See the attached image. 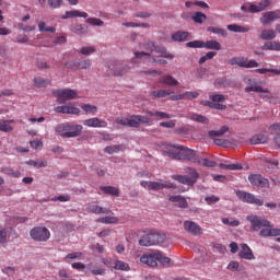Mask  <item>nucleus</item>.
Returning <instances> with one entry per match:
<instances>
[{"label": "nucleus", "instance_id": "nucleus-1", "mask_svg": "<svg viewBox=\"0 0 280 280\" xmlns=\"http://www.w3.org/2000/svg\"><path fill=\"white\" fill-rule=\"evenodd\" d=\"M82 130H84L82 125H73L71 122H63L55 127V132L60 135L63 139L80 137Z\"/></svg>", "mask_w": 280, "mask_h": 280}, {"label": "nucleus", "instance_id": "nucleus-2", "mask_svg": "<svg viewBox=\"0 0 280 280\" xmlns=\"http://www.w3.org/2000/svg\"><path fill=\"white\" fill-rule=\"evenodd\" d=\"M163 242H165V235L159 231L151 230L140 237L139 245L145 247L156 246V244H163Z\"/></svg>", "mask_w": 280, "mask_h": 280}, {"label": "nucleus", "instance_id": "nucleus-3", "mask_svg": "<svg viewBox=\"0 0 280 280\" xmlns=\"http://www.w3.org/2000/svg\"><path fill=\"white\" fill-rule=\"evenodd\" d=\"M246 220L250 223V231H260L261 226H265L266 229H272V223L264 217L250 214L246 217Z\"/></svg>", "mask_w": 280, "mask_h": 280}, {"label": "nucleus", "instance_id": "nucleus-4", "mask_svg": "<svg viewBox=\"0 0 280 280\" xmlns=\"http://www.w3.org/2000/svg\"><path fill=\"white\" fill-rule=\"evenodd\" d=\"M188 175H173L174 180H177V183H182V185H188L191 187V185H196V180H198V172L194 168L187 170Z\"/></svg>", "mask_w": 280, "mask_h": 280}, {"label": "nucleus", "instance_id": "nucleus-5", "mask_svg": "<svg viewBox=\"0 0 280 280\" xmlns=\"http://www.w3.org/2000/svg\"><path fill=\"white\" fill-rule=\"evenodd\" d=\"M211 101H206L203 106H208V108H213L214 110H226V105L222 104L226 102V96L223 94H214L210 96Z\"/></svg>", "mask_w": 280, "mask_h": 280}, {"label": "nucleus", "instance_id": "nucleus-6", "mask_svg": "<svg viewBox=\"0 0 280 280\" xmlns=\"http://www.w3.org/2000/svg\"><path fill=\"white\" fill-rule=\"evenodd\" d=\"M30 235L34 242H47L51 237V232L45 226H35L30 231Z\"/></svg>", "mask_w": 280, "mask_h": 280}, {"label": "nucleus", "instance_id": "nucleus-7", "mask_svg": "<svg viewBox=\"0 0 280 280\" xmlns=\"http://www.w3.org/2000/svg\"><path fill=\"white\" fill-rule=\"evenodd\" d=\"M229 65H231L232 67H235V65H237V67H242L243 69H255L259 67V62H257L256 60H248L244 57H233L229 60Z\"/></svg>", "mask_w": 280, "mask_h": 280}, {"label": "nucleus", "instance_id": "nucleus-8", "mask_svg": "<svg viewBox=\"0 0 280 280\" xmlns=\"http://www.w3.org/2000/svg\"><path fill=\"white\" fill-rule=\"evenodd\" d=\"M54 95L57 97V103L65 104L69 100H75L78 97V92L71 89L56 90Z\"/></svg>", "mask_w": 280, "mask_h": 280}, {"label": "nucleus", "instance_id": "nucleus-9", "mask_svg": "<svg viewBox=\"0 0 280 280\" xmlns=\"http://www.w3.org/2000/svg\"><path fill=\"white\" fill-rule=\"evenodd\" d=\"M236 196L242 202H247V205H256V207H264L262 199L255 197V195L250 192H246L244 190L236 191Z\"/></svg>", "mask_w": 280, "mask_h": 280}, {"label": "nucleus", "instance_id": "nucleus-10", "mask_svg": "<svg viewBox=\"0 0 280 280\" xmlns=\"http://www.w3.org/2000/svg\"><path fill=\"white\" fill-rule=\"evenodd\" d=\"M109 71H112L113 75H126L132 67H130L128 63L122 62V61H113L108 66Z\"/></svg>", "mask_w": 280, "mask_h": 280}, {"label": "nucleus", "instance_id": "nucleus-11", "mask_svg": "<svg viewBox=\"0 0 280 280\" xmlns=\"http://www.w3.org/2000/svg\"><path fill=\"white\" fill-rule=\"evenodd\" d=\"M177 161H190L191 163H196L198 158L196 156L195 150L179 145V155Z\"/></svg>", "mask_w": 280, "mask_h": 280}, {"label": "nucleus", "instance_id": "nucleus-12", "mask_svg": "<svg viewBox=\"0 0 280 280\" xmlns=\"http://www.w3.org/2000/svg\"><path fill=\"white\" fill-rule=\"evenodd\" d=\"M159 257H161V255H159L158 252L147 253L140 257V261L145 266L154 268L159 266Z\"/></svg>", "mask_w": 280, "mask_h": 280}, {"label": "nucleus", "instance_id": "nucleus-13", "mask_svg": "<svg viewBox=\"0 0 280 280\" xmlns=\"http://www.w3.org/2000/svg\"><path fill=\"white\" fill-rule=\"evenodd\" d=\"M91 65H93L91 59H84V60H81V61L66 62L65 67H66V69H73L75 71L78 69H80V70L91 69Z\"/></svg>", "mask_w": 280, "mask_h": 280}, {"label": "nucleus", "instance_id": "nucleus-14", "mask_svg": "<svg viewBox=\"0 0 280 280\" xmlns=\"http://www.w3.org/2000/svg\"><path fill=\"white\" fill-rule=\"evenodd\" d=\"M180 145L165 144L162 149L163 155L168 156L173 161H178Z\"/></svg>", "mask_w": 280, "mask_h": 280}, {"label": "nucleus", "instance_id": "nucleus-15", "mask_svg": "<svg viewBox=\"0 0 280 280\" xmlns=\"http://www.w3.org/2000/svg\"><path fill=\"white\" fill-rule=\"evenodd\" d=\"M278 19H280V10L268 11L262 13V16L260 18V23H262V25H270L271 23H275V21H277Z\"/></svg>", "mask_w": 280, "mask_h": 280}, {"label": "nucleus", "instance_id": "nucleus-16", "mask_svg": "<svg viewBox=\"0 0 280 280\" xmlns=\"http://www.w3.org/2000/svg\"><path fill=\"white\" fill-rule=\"evenodd\" d=\"M83 126H86V128H106L108 122L98 117H94L83 120Z\"/></svg>", "mask_w": 280, "mask_h": 280}, {"label": "nucleus", "instance_id": "nucleus-17", "mask_svg": "<svg viewBox=\"0 0 280 280\" xmlns=\"http://www.w3.org/2000/svg\"><path fill=\"white\" fill-rule=\"evenodd\" d=\"M55 113L61 115H80V108L73 107L71 105L57 106L54 108Z\"/></svg>", "mask_w": 280, "mask_h": 280}, {"label": "nucleus", "instance_id": "nucleus-18", "mask_svg": "<svg viewBox=\"0 0 280 280\" xmlns=\"http://www.w3.org/2000/svg\"><path fill=\"white\" fill-rule=\"evenodd\" d=\"M162 189H176V185L174 183L150 182L149 191H161Z\"/></svg>", "mask_w": 280, "mask_h": 280}, {"label": "nucleus", "instance_id": "nucleus-19", "mask_svg": "<svg viewBox=\"0 0 280 280\" xmlns=\"http://www.w3.org/2000/svg\"><path fill=\"white\" fill-rule=\"evenodd\" d=\"M184 229L188 231V233H191V235H202V228L194 221H185Z\"/></svg>", "mask_w": 280, "mask_h": 280}, {"label": "nucleus", "instance_id": "nucleus-20", "mask_svg": "<svg viewBox=\"0 0 280 280\" xmlns=\"http://www.w3.org/2000/svg\"><path fill=\"white\" fill-rule=\"evenodd\" d=\"M249 183H252L255 187H268V179L264 178V176L259 174H252L248 176Z\"/></svg>", "mask_w": 280, "mask_h": 280}, {"label": "nucleus", "instance_id": "nucleus-21", "mask_svg": "<svg viewBox=\"0 0 280 280\" xmlns=\"http://www.w3.org/2000/svg\"><path fill=\"white\" fill-rule=\"evenodd\" d=\"M238 257H241V259H247L248 261H253V259H255L253 249H250V247L245 243L241 244V250L238 253Z\"/></svg>", "mask_w": 280, "mask_h": 280}, {"label": "nucleus", "instance_id": "nucleus-22", "mask_svg": "<svg viewBox=\"0 0 280 280\" xmlns=\"http://www.w3.org/2000/svg\"><path fill=\"white\" fill-rule=\"evenodd\" d=\"M89 19V13L86 12H82V11H79V10H73V11H67L65 13V15L61 16V19L63 21H66L67 19Z\"/></svg>", "mask_w": 280, "mask_h": 280}, {"label": "nucleus", "instance_id": "nucleus-23", "mask_svg": "<svg viewBox=\"0 0 280 280\" xmlns=\"http://www.w3.org/2000/svg\"><path fill=\"white\" fill-rule=\"evenodd\" d=\"M269 5L270 0H261L258 4H250L248 11L253 14H257V12H264Z\"/></svg>", "mask_w": 280, "mask_h": 280}, {"label": "nucleus", "instance_id": "nucleus-24", "mask_svg": "<svg viewBox=\"0 0 280 280\" xmlns=\"http://www.w3.org/2000/svg\"><path fill=\"white\" fill-rule=\"evenodd\" d=\"M268 141H270V138H268V136L264 133L254 135L249 139V142L252 143V145H260L264 143H268Z\"/></svg>", "mask_w": 280, "mask_h": 280}, {"label": "nucleus", "instance_id": "nucleus-25", "mask_svg": "<svg viewBox=\"0 0 280 280\" xmlns=\"http://www.w3.org/2000/svg\"><path fill=\"white\" fill-rule=\"evenodd\" d=\"M168 200L170 202H177L179 209H187L189 207V203H187V199L180 195L170 196Z\"/></svg>", "mask_w": 280, "mask_h": 280}, {"label": "nucleus", "instance_id": "nucleus-26", "mask_svg": "<svg viewBox=\"0 0 280 280\" xmlns=\"http://www.w3.org/2000/svg\"><path fill=\"white\" fill-rule=\"evenodd\" d=\"M151 51H154L155 54H160L162 58H168V60L174 59V55L167 52V49L165 48V46H156L152 44Z\"/></svg>", "mask_w": 280, "mask_h": 280}, {"label": "nucleus", "instance_id": "nucleus-27", "mask_svg": "<svg viewBox=\"0 0 280 280\" xmlns=\"http://www.w3.org/2000/svg\"><path fill=\"white\" fill-rule=\"evenodd\" d=\"M171 38L174 43H185V40L189 38V33L185 31H177L172 34Z\"/></svg>", "mask_w": 280, "mask_h": 280}, {"label": "nucleus", "instance_id": "nucleus-28", "mask_svg": "<svg viewBox=\"0 0 280 280\" xmlns=\"http://www.w3.org/2000/svg\"><path fill=\"white\" fill-rule=\"evenodd\" d=\"M35 89H45L51 84V80L45 79L43 77H35L33 79Z\"/></svg>", "mask_w": 280, "mask_h": 280}, {"label": "nucleus", "instance_id": "nucleus-29", "mask_svg": "<svg viewBox=\"0 0 280 280\" xmlns=\"http://www.w3.org/2000/svg\"><path fill=\"white\" fill-rule=\"evenodd\" d=\"M261 49L269 50V51H280V42H267L264 44Z\"/></svg>", "mask_w": 280, "mask_h": 280}, {"label": "nucleus", "instance_id": "nucleus-30", "mask_svg": "<svg viewBox=\"0 0 280 280\" xmlns=\"http://www.w3.org/2000/svg\"><path fill=\"white\" fill-rule=\"evenodd\" d=\"M147 115L149 117H156L158 119H172V117H174L173 115H170L165 112H150V110H147Z\"/></svg>", "mask_w": 280, "mask_h": 280}, {"label": "nucleus", "instance_id": "nucleus-31", "mask_svg": "<svg viewBox=\"0 0 280 280\" xmlns=\"http://www.w3.org/2000/svg\"><path fill=\"white\" fill-rule=\"evenodd\" d=\"M250 92H254V93H270V90L269 89H264L261 88V85H248L245 88V93H250Z\"/></svg>", "mask_w": 280, "mask_h": 280}, {"label": "nucleus", "instance_id": "nucleus-32", "mask_svg": "<svg viewBox=\"0 0 280 280\" xmlns=\"http://www.w3.org/2000/svg\"><path fill=\"white\" fill-rule=\"evenodd\" d=\"M260 38L262 40H273V38H277V33L273 30H262Z\"/></svg>", "mask_w": 280, "mask_h": 280}, {"label": "nucleus", "instance_id": "nucleus-33", "mask_svg": "<svg viewBox=\"0 0 280 280\" xmlns=\"http://www.w3.org/2000/svg\"><path fill=\"white\" fill-rule=\"evenodd\" d=\"M101 191L107 194L108 196L119 197V188L113 186H101Z\"/></svg>", "mask_w": 280, "mask_h": 280}, {"label": "nucleus", "instance_id": "nucleus-34", "mask_svg": "<svg viewBox=\"0 0 280 280\" xmlns=\"http://www.w3.org/2000/svg\"><path fill=\"white\" fill-rule=\"evenodd\" d=\"M205 49H214L215 51H220L222 49V45L218 40H208L203 42Z\"/></svg>", "mask_w": 280, "mask_h": 280}, {"label": "nucleus", "instance_id": "nucleus-35", "mask_svg": "<svg viewBox=\"0 0 280 280\" xmlns=\"http://www.w3.org/2000/svg\"><path fill=\"white\" fill-rule=\"evenodd\" d=\"M161 84H166L167 86H177L178 81L172 75H164L160 79Z\"/></svg>", "mask_w": 280, "mask_h": 280}, {"label": "nucleus", "instance_id": "nucleus-36", "mask_svg": "<svg viewBox=\"0 0 280 280\" xmlns=\"http://www.w3.org/2000/svg\"><path fill=\"white\" fill-rule=\"evenodd\" d=\"M81 109L85 113V115H96L97 114V106L91 104H82Z\"/></svg>", "mask_w": 280, "mask_h": 280}, {"label": "nucleus", "instance_id": "nucleus-37", "mask_svg": "<svg viewBox=\"0 0 280 280\" xmlns=\"http://www.w3.org/2000/svg\"><path fill=\"white\" fill-rule=\"evenodd\" d=\"M70 31H72L74 34H78L79 36H84L85 34H89V30L84 28L82 24H74L70 27Z\"/></svg>", "mask_w": 280, "mask_h": 280}, {"label": "nucleus", "instance_id": "nucleus-38", "mask_svg": "<svg viewBox=\"0 0 280 280\" xmlns=\"http://www.w3.org/2000/svg\"><path fill=\"white\" fill-rule=\"evenodd\" d=\"M89 211H91V213H96V214L105 213L106 215H108V213H113L110 209L102 208L100 206H91L89 208Z\"/></svg>", "mask_w": 280, "mask_h": 280}, {"label": "nucleus", "instance_id": "nucleus-39", "mask_svg": "<svg viewBox=\"0 0 280 280\" xmlns=\"http://www.w3.org/2000/svg\"><path fill=\"white\" fill-rule=\"evenodd\" d=\"M189 119H191L192 121H197L198 124H209V118L200 114H190Z\"/></svg>", "mask_w": 280, "mask_h": 280}, {"label": "nucleus", "instance_id": "nucleus-40", "mask_svg": "<svg viewBox=\"0 0 280 280\" xmlns=\"http://www.w3.org/2000/svg\"><path fill=\"white\" fill-rule=\"evenodd\" d=\"M114 270H122L125 272H128V270H130V265H128V262H125L122 260H116Z\"/></svg>", "mask_w": 280, "mask_h": 280}, {"label": "nucleus", "instance_id": "nucleus-41", "mask_svg": "<svg viewBox=\"0 0 280 280\" xmlns=\"http://www.w3.org/2000/svg\"><path fill=\"white\" fill-rule=\"evenodd\" d=\"M158 255H160V257H158V261L161 266H165L166 268L172 266V259L170 257L164 256L161 252H158Z\"/></svg>", "mask_w": 280, "mask_h": 280}, {"label": "nucleus", "instance_id": "nucleus-42", "mask_svg": "<svg viewBox=\"0 0 280 280\" xmlns=\"http://www.w3.org/2000/svg\"><path fill=\"white\" fill-rule=\"evenodd\" d=\"M228 30L230 32H235V33H238V34H246V32H248V28H246L244 26H240L237 24L228 25Z\"/></svg>", "mask_w": 280, "mask_h": 280}, {"label": "nucleus", "instance_id": "nucleus-43", "mask_svg": "<svg viewBox=\"0 0 280 280\" xmlns=\"http://www.w3.org/2000/svg\"><path fill=\"white\" fill-rule=\"evenodd\" d=\"M38 31H39V32H46V33L54 34V33H56V27H54V26H47V23H45V22H39V23H38Z\"/></svg>", "mask_w": 280, "mask_h": 280}, {"label": "nucleus", "instance_id": "nucleus-44", "mask_svg": "<svg viewBox=\"0 0 280 280\" xmlns=\"http://www.w3.org/2000/svg\"><path fill=\"white\" fill-rule=\"evenodd\" d=\"M225 132H229L228 126L221 127L220 130H210L208 135L209 137H222V135H225Z\"/></svg>", "mask_w": 280, "mask_h": 280}, {"label": "nucleus", "instance_id": "nucleus-45", "mask_svg": "<svg viewBox=\"0 0 280 280\" xmlns=\"http://www.w3.org/2000/svg\"><path fill=\"white\" fill-rule=\"evenodd\" d=\"M97 222H101L102 224H117L119 219L117 217H103L100 218Z\"/></svg>", "mask_w": 280, "mask_h": 280}, {"label": "nucleus", "instance_id": "nucleus-46", "mask_svg": "<svg viewBox=\"0 0 280 280\" xmlns=\"http://www.w3.org/2000/svg\"><path fill=\"white\" fill-rule=\"evenodd\" d=\"M171 90H158L151 92V97H167V95H172Z\"/></svg>", "mask_w": 280, "mask_h": 280}, {"label": "nucleus", "instance_id": "nucleus-47", "mask_svg": "<svg viewBox=\"0 0 280 280\" xmlns=\"http://www.w3.org/2000/svg\"><path fill=\"white\" fill-rule=\"evenodd\" d=\"M79 51L82 56H92V54H95L97 49H95L94 46H83L80 48Z\"/></svg>", "mask_w": 280, "mask_h": 280}, {"label": "nucleus", "instance_id": "nucleus-48", "mask_svg": "<svg viewBox=\"0 0 280 280\" xmlns=\"http://www.w3.org/2000/svg\"><path fill=\"white\" fill-rule=\"evenodd\" d=\"M63 259L65 261H69V259L71 261H73V259H84V254L82 252L70 253Z\"/></svg>", "mask_w": 280, "mask_h": 280}, {"label": "nucleus", "instance_id": "nucleus-49", "mask_svg": "<svg viewBox=\"0 0 280 280\" xmlns=\"http://www.w3.org/2000/svg\"><path fill=\"white\" fill-rule=\"evenodd\" d=\"M124 150V145H109L104 149L106 154H117V152H121Z\"/></svg>", "mask_w": 280, "mask_h": 280}, {"label": "nucleus", "instance_id": "nucleus-50", "mask_svg": "<svg viewBox=\"0 0 280 280\" xmlns=\"http://www.w3.org/2000/svg\"><path fill=\"white\" fill-rule=\"evenodd\" d=\"M195 163H198V165H202L203 167H215V162L209 160V159H198Z\"/></svg>", "mask_w": 280, "mask_h": 280}, {"label": "nucleus", "instance_id": "nucleus-51", "mask_svg": "<svg viewBox=\"0 0 280 280\" xmlns=\"http://www.w3.org/2000/svg\"><path fill=\"white\" fill-rule=\"evenodd\" d=\"M215 56H218V52L215 51H209L207 52L205 56H202L200 59H199V65H205V62L207 60H213V58H215Z\"/></svg>", "mask_w": 280, "mask_h": 280}, {"label": "nucleus", "instance_id": "nucleus-52", "mask_svg": "<svg viewBox=\"0 0 280 280\" xmlns=\"http://www.w3.org/2000/svg\"><path fill=\"white\" fill-rule=\"evenodd\" d=\"M192 21L195 23H203V21H207V14L202 13V12H196L195 15L192 16Z\"/></svg>", "mask_w": 280, "mask_h": 280}, {"label": "nucleus", "instance_id": "nucleus-53", "mask_svg": "<svg viewBox=\"0 0 280 280\" xmlns=\"http://www.w3.org/2000/svg\"><path fill=\"white\" fill-rule=\"evenodd\" d=\"M256 73H275V75H280V69H268V68H260L255 70Z\"/></svg>", "mask_w": 280, "mask_h": 280}, {"label": "nucleus", "instance_id": "nucleus-54", "mask_svg": "<svg viewBox=\"0 0 280 280\" xmlns=\"http://www.w3.org/2000/svg\"><path fill=\"white\" fill-rule=\"evenodd\" d=\"M86 23H89V25H94V27H102V25H104V21L97 18H89Z\"/></svg>", "mask_w": 280, "mask_h": 280}, {"label": "nucleus", "instance_id": "nucleus-55", "mask_svg": "<svg viewBox=\"0 0 280 280\" xmlns=\"http://www.w3.org/2000/svg\"><path fill=\"white\" fill-rule=\"evenodd\" d=\"M14 128L8 125V121L0 120V132H12Z\"/></svg>", "mask_w": 280, "mask_h": 280}, {"label": "nucleus", "instance_id": "nucleus-56", "mask_svg": "<svg viewBox=\"0 0 280 280\" xmlns=\"http://www.w3.org/2000/svg\"><path fill=\"white\" fill-rule=\"evenodd\" d=\"M203 46H205V42H200V40H192L186 44V47H190L192 49H197V48L202 49Z\"/></svg>", "mask_w": 280, "mask_h": 280}, {"label": "nucleus", "instance_id": "nucleus-57", "mask_svg": "<svg viewBox=\"0 0 280 280\" xmlns=\"http://www.w3.org/2000/svg\"><path fill=\"white\" fill-rule=\"evenodd\" d=\"M219 167L221 170H230V171H235V170H242V164H220Z\"/></svg>", "mask_w": 280, "mask_h": 280}, {"label": "nucleus", "instance_id": "nucleus-58", "mask_svg": "<svg viewBox=\"0 0 280 280\" xmlns=\"http://www.w3.org/2000/svg\"><path fill=\"white\" fill-rule=\"evenodd\" d=\"M208 32H211L212 34H219L220 36H226V31L224 28L215 26H209Z\"/></svg>", "mask_w": 280, "mask_h": 280}, {"label": "nucleus", "instance_id": "nucleus-59", "mask_svg": "<svg viewBox=\"0 0 280 280\" xmlns=\"http://www.w3.org/2000/svg\"><path fill=\"white\" fill-rule=\"evenodd\" d=\"M139 118L137 115L129 116V128H139Z\"/></svg>", "mask_w": 280, "mask_h": 280}, {"label": "nucleus", "instance_id": "nucleus-60", "mask_svg": "<svg viewBox=\"0 0 280 280\" xmlns=\"http://www.w3.org/2000/svg\"><path fill=\"white\" fill-rule=\"evenodd\" d=\"M143 56H145V58H148L150 56V54L148 52H139V51H136L135 52V58L131 60V67H135V62H137V60H141V58H143Z\"/></svg>", "mask_w": 280, "mask_h": 280}, {"label": "nucleus", "instance_id": "nucleus-61", "mask_svg": "<svg viewBox=\"0 0 280 280\" xmlns=\"http://www.w3.org/2000/svg\"><path fill=\"white\" fill-rule=\"evenodd\" d=\"M4 174H8V176H13V178H21V172L14 171L12 168H4Z\"/></svg>", "mask_w": 280, "mask_h": 280}, {"label": "nucleus", "instance_id": "nucleus-62", "mask_svg": "<svg viewBox=\"0 0 280 280\" xmlns=\"http://www.w3.org/2000/svg\"><path fill=\"white\" fill-rule=\"evenodd\" d=\"M222 222L228 226H240V220H229V218H223Z\"/></svg>", "mask_w": 280, "mask_h": 280}, {"label": "nucleus", "instance_id": "nucleus-63", "mask_svg": "<svg viewBox=\"0 0 280 280\" xmlns=\"http://www.w3.org/2000/svg\"><path fill=\"white\" fill-rule=\"evenodd\" d=\"M26 165H32L33 167H46L47 162H36L34 160H30L26 162Z\"/></svg>", "mask_w": 280, "mask_h": 280}, {"label": "nucleus", "instance_id": "nucleus-64", "mask_svg": "<svg viewBox=\"0 0 280 280\" xmlns=\"http://www.w3.org/2000/svg\"><path fill=\"white\" fill-rule=\"evenodd\" d=\"M47 3L49 8H52L54 10H56L57 8L62 5V0H47Z\"/></svg>", "mask_w": 280, "mask_h": 280}]
</instances>
